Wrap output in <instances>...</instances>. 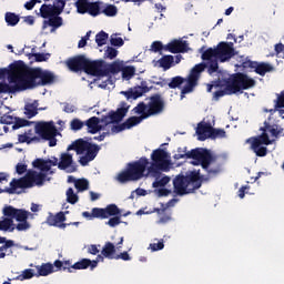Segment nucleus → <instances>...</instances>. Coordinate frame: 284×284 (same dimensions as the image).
Returning <instances> with one entry per match:
<instances>
[{"label": "nucleus", "mask_w": 284, "mask_h": 284, "mask_svg": "<svg viewBox=\"0 0 284 284\" xmlns=\"http://www.w3.org/2000/svg\"><path fill=\"white\" fill-rule=\"evenodd\" d=\"M152 90V87H148V82L142 81L141 85L130 88L126 91H121L120 94L124 95L125 99L129 100H136L143 97L145 93L150 92Z\"/></svg>", "instance_id": "2eb2a0df"}, {"label": "nucleus", "mask_w": 284, "mask_h": 284, "mask_svg": "<svg viewBox=\"0 0 284 284\" xmlns=\"http://www.w3.org/2000/svg\"><path fill=\"white\" fill-rule=\"evenodd\" d=\"M122 78L126 81L131 80L135 75V68L134 67H125L122 69Z\"/></svg>", "instance_id": "603ef678"}, {"label": "nucleus", "mask_w": 284, "mask_h": 284, "mask_svg": "<svg viewBox=\"0 0 284 284\" xmlns=\"http://www.w3.org/2000/svg\"><path fill=\"white\" fill-rule=\"evenodd\" d=\"M21 189V190H28L30 189V186L28 184H26L24 182H22V180L20 179H13L12 182H10V187L6 189V192L9 194H16L17 190Z\"/></svg>", "instance_id": "2f4dec72"}, {"label": "nucleus", "mask_w": 284, "mask_h": 284, "mask_svg": "<svg viewBox=\"0 0 284 284\" xmlns=\"http://www.w3.org/2000/svg\"><path fill=\"white\" fill-rule=\"evenodd\" d=\"M91 4L92 2H90V0H77V2L74 3L77 12H79V14H81L83 11H87Z\"/></svg>", "instance_id": "de8ad7c7"}, {"label": "nucleus", "mask_w": 284, "mask_h": 284, "mask_svg": "<svg viewBox=\"0 0 284 284\" xmlns=\"http://www.w3.org/2000/svg\"><path fill=\"white\" fill-rule=\"evenodd\" d=\"M148 100L149 103H138V105L134 106L132 110L133 114L148 115L150 118L160 115L162 114V112H164L165 102L160 93H154L153 95H150Z\"/></svg>", "instance_id": "6e6552de"}, {"label": "nucleus", "mask_w": 284, "mask_h": 284, "mask_svg": "<svg viewBox=\"0 0 284 284\" xmlns=\"http://www.w3.org/2000/svg\"><path fill=\"white\" fill-rule=\"evenodd\" d=\"M31 165H33L34 169H39L40 173L49 172L51 168L54 166L53 164H51L50 162H47L43 159H36L31 163Z\"/></svg>", "instance_id": "f704fd0d"}, {"label": "nucleus", "mask_w": 284, "mask_h": 284, "mask_svg": "<svg viewBox=\"0 0 284 284\" xmlns=\"http://www.w3.org/2000/svg\"><path fill=\"white\" fill-rule=\"evenodd\" d=\"M140 116H132L125 120L124 123H122L123 126L128 128V129H132L133 126L140 124L143 122V120H148L150 116L144 115V114H136Z\"/></svg>", "instance_id": "c9c22d12"}, {"label": "nucleus", "mask_w": 284, "mask_h": 284, "mask_svg": "<svg viewBox=\"0 0 284 284\" xmlns=\"http://www.w3.org/2000/svg\"><path fill=\"white\" fill-rule=\"evenodd\" d=\"M186 154H189V151H186V148H179L178 153L174 154L173 159L175 161H179L181 159H186Z\"/></svg>", "instance_id": "680f3d73"}, {"label": "nucleus", "mask_w": 284, "mask_h": 284, "mask_svg": "<svg viewBox=\"0 0 284 284\" xmlns=\"http://www.w3.org/2000/svg\"><path fill=\"white\" fill-rule=\"evenodd\" d=\"M224 85H227L229 90H232V92H241L255 87L256 81L243 72H236L224 80Z\"/></svg>", "instance_id": "1a4fd4ad"}, {"label": "nucleus", "mask_w": 284, "mask_h": 284, "mask_svg": "<svg viewBox=\"0 0 284 284\" xmlns=\"http://www.w3.org/2000/svg\"><path fill=\"white\" fill-rule=\"evenodd\" d=\"M79 201V195L74 193L72 187L67 190V202L70 204H77Z\"/></svg>", "instance_id": "3c124183"}, {"label": "nucleus", "mask_w": 284, "mask_h": 284, "mask_svg": "<svg viewBox=\"0 0 284 284\" xmlns=\"http://www.w3.org/2000/svg\"><path fill=\"white\" fill-rule=\"evenodd\" d=\"M111 44L115 48H121L124 45V40L120 37H116V34L111 36Z\"/></svg>", "instance_id": "052dcab7"}, {"label": "nucleus", "mask_w": 284, "mask_h": 284, "mask_svg": "<svg viewBox=\"0 0 284 284\" xmlns=\"http://www.w3.org/2000/svg\"><path fill=\"white\" fill-rule=\"evenodd\" d=\"M141 178L138 175H134L128 171H121L120 173H118L116 175V181L118 183L124 184V183H129V182H136L140 181Z\"/></svg>", "instance_id": "c756f323"}, {"label": "nucleus", "mask_w": 284, "mask_h": 284, "mask_svg": "<svg viewBox=\"0 0 284 284\" xmlns=\"http://www.w3.org/2000/svg\"><path fill=\"white\" fill-rule=\"evenodd\" d=\"M67 221V217H65V213L63 212H59V213H55V215L53 213H50V215H48L47 217V225H50V226H57L58 224H61V223H65Z\"/></svg>", "instance_id": "c85d7f7f"}, {"label": "nucleus", "mask_w": 284, "mask_h": 284, "mask_svg": "<svg viewBox=\"0 0 284 284\" xmlns=\"http://www.w3.org/2000/svg\"><path fill=\"white\" fill-rule=\"evenodd\" d=\"M235 55V49L233 42H221L216 44V48H207L202 53V63L195 64L191 69L190 75H187V85L184 87L182 93H187L197 87V82L201 79V74L207 70V74L212 75L219 72V62L225 63Z\"/></svg>", "instance_id": "f257e3e1"}, {"label": "nucleus", "mask_w": 284, "mask_h": 284, "mask_svg": "<svg viewBox=\"0 0 284 284\" xmlns=\"http://www.w3.org/2000/svg\"><path fill=\"white\" fill-rule=\"evenodd\" d=\"M174 63V57L173 55H163L161 60H159V65L164 70L172 69V65Z\"/></svg>", "instance_id": "ea45409f"}, {"label": "nucleus", "mask_w": 284, "mask_h": 284, "mask_svg": "<svg viewBox=\"0 0 284 284\" xmlns=\"http://www.w3.org/2000/svg\"><path fill=\"white\" fill-rule=\"evenodd\" d=\"M121 211L115 204H109L105 207H93V217L106 220L111 216H120Z\"/></svg>", "instance_id": "dca6fc26"}, {"label": "nucleus", "mask_w": 284, "mask_h": 284, "mask_svg": "<svg viewBox=\"0 0 284 284\" xmlns=\"http://www.w3.org/2000/svg\"><path fill=\"white\" fill-rule=\"evenodd\" d=\"M36 270L38 271V274H36L37 277L49 276L50 274H53L54 266L52 263H43L42 265H37Z\"/></svg>", "instance_id": "72a5a7b5"}, {"label": "nucleus", "mask_w": 284, "mask_h": 284, "mask_svg": "<svg viewBox=\"0 0 284 284\" xmlns=\"http://www.w3.org/2000/svg\"><path fill=\"white\" fill-rule=\"evenodd\" d=\"M24 114L27 116V119H32L33 116H37L38 114V102H33V103H27L24 105Z\"/></svg>", "instance_id": "4c0bfd02"}, {"label": "nucleus", "mask_w": 284, "mask_h": 284, "mask_svg": "<svg viewBox=\"0 0 284 284\" xmlns=\"http://www.w3.org/2000/svg\"><path fill=\"white\" fill-rule=\"evenodd\" d=\"M185 82H186V85H184L183 89H182V91L180 92V94H181L182 98H183L184 94H189V93L193 92V90H191V92L183 93V90H184L186 87H189V78L185 79V78H182L181 75L174 77L173 79H171V81H170V83H169V87H170L171 90H176V89L181 88V85H182L183 83H185Z\"/></svg>", "instance_id": "393cba45"}, {"label": "nucleus", "mask_w": 284, "mask_h": 284, "mask_svg": "<svg viewBox=\"0 0 284 284\" xmlns=\"http://www.w3.org/2000/svg\"><path fill=\"white\" fill-rule=\"evenodd\" d=\"M67 151H75L77 155L84 154L83 156H80L79 163L82 166H87L90 162L94 161L100 152V146L99 144H92L89 141L79 139L75 140V142H72V144H69Z\"/></svg>", "instance_id": "0eeeda50"}, {"label": "nucleus", "mask_w": 284, "mask_h": 284, "mask_svg": "<svg viewBox=\"0 0 284 284\" xmlns=\"http://www.w3.org/2000/svg\"><path fill=\"white\" fill-rule=\"evenodd\" d=\"M150 248L152 252L164 250V241L161 240L158 243L150 244Z\"/></svg>", "instance_id": "774afa93"}, {"label": "nucleus", "mask_w": 284, "mask_h": 284, "mask_svg": "<svg viewBox=\"0 0 284 284\" xmlns=\"http://www.w3.org/2000/svg\"><path fill=\"white\" fill-rule=\"evenodd\" d=\"M274 110L278 111V114H284V90L274 100Z\"/></svg>", "instance_id": "79ce46f5"}, {"label": "nucleus", "mask_w": 284, "mask_h": 284, "mask_svg": "<svg viewBox=\"0 0 284 284\" xmlns=\"http://www.w3.org/2000/svg\"><path fill=\"white\" fill-rule=\"evenodd\" d=\"M184 156H186V159L194 160L192 161V165H202V168H206L216 159L210 151L203 148H196L194 150L187 151V154H184Z\"/></svg>", "instance_id": "9d476101"}, {"label": "nucleus", "mask_w": 284, "mask_h": 284, "mask_svg": "<svg viewBox=\"0 0 284 284\" xmlns=\"http://www.w3.org/2000/svg\"><path fill=\"white\" fill-rule=\"evenodd\" d=\"M262 134L256 138H250L247 142L251 145V149L256 156L264 158L267 155V148L264 145L272 144L270 141L267 132L271 134V138L277 139L280 134L284 131L278 124H270L268 122L264 123V126L261 128Z\"/></svg>", "instance_id": "39448f33"}, {"label": "nucleus", "mask_w": 284, "mask_h": 284, "mask_svg": "<svg viewBox=\"0 0 284 284\" xmlns=\"http://www.w3.org/2000/svg\"><path fill=\"white\" fill-rule=\"evenodd\" d=\"M57 126L53 122H40L34 126V133L40 136V139H51L57 138Z\"/></svg>", "instance_id": "4468645a"}, {"label": "nucleus", "mask_w": 284, "mask_h": 284, "mask_svg": "<svg viewBox=\"0 0 284 284\" xmlns=\"http://www.w3.org/2000/svg\"><path fill=\"white\" fill-rule=\"evenodd\" d=\"M123 69H121L120 63L113 62L109 64L108 68L103 69V77H108L109 74H119Z\"/></svg>", "instance_id": "a19ab883"}, {"label": "nucleus", "mask_w": 284, "mask_h": 284, "mask_svg": "<svg viewBox=\"0 0 284 284\" xmlns=\"http://www.w3.org/2000/svg\"><path fill=\"white\" fill-rule=\"evenodd\" d=\"M6 23L9 27H14L20 22V16L13 12H7L4 17Z\"/></svg>", "instance_id": "c03bdc74"}, {"label": "nucleus", "mask_w": 284, "mask_h": 284, "mask_svg": "<svg viewBox=\"0 0 284 284\" xmlns=\"http://www.w3.org/2000/svg\"><path fill=\"white\" fill-rule=\"evenodd\" d=\"M165 51L170 53H186L189 52V42L183 40H173L171 43L165 44Z\"/></svg>", "instance_id": "4be33fe9"}, {"label": "nucleus", "mask_w": 284, "mask_h": 284, "mask_svg": "<svg viewBox=\"0 0 284 284\" xmlns=\"http://www.w3.org/2000/svg\"><path fill=\"white\" fill-rule=\"evenodd\" d=\"M51 8H53L55 12L62 13L63 9L65 8V0H54L53 4H51Z\"/></svg>", "instance_id": "4d7b16f0"}, {"label": "nucleus", "mask_w": 284, "mask_h": 284, "mask_svg": "<svg viewBox=\"0 0 284 284\" xmlns=\"http://www.w3.org/2000/svg\"><path fill=\"white\" fill-rule=\"evenodd\" d=\"M60 14H62V12H58L57 9L51 7V4L40 6V17H42L43 19H48L51 17H58Z\"/></svg>", "instance_id": "7c9ffc66"}, {"label": "nucleus", "mask_w": 284, "mask_h": 284, "mask_svg": "<svg viewBox=\"0 0 284 284\" xmlns=\"http://www.w3.org/2000/svg\"><path fill=\"white\" fill-rule=\"evenodd\" d=\"M226 131L224 129H213L209 134H206V139H225Z\"/></svg>", "instance_id": "a18cd8bd"}, {"label": "nucleus", "mask_w": 284, "mask_h": 284, "mask_svg": "<svg viewBox=\"0 0 284 284\" xmlns=\"http://www.w3.org/2000/svg\"><path fill=\"white\" fill-rule=\"evenodd\" d=\"M74 187L79 192H85L90 189V182L87 179H79L75 181Z\"/></svg>", "instance_id": "49530a36"}, {"label": "nucleus", "mask_w": 284, "mask_h": 284, "mask_svg": "<svg viewBox=\"0 0 284 284\" xmlns=\"http://www.w3.org/2000/svg\"><path fill=\"white\" fill-rule=\"evenodd\" d=\"M175 195L183 196L202 187L201 171H191L186 175L179 174L173 180Z\"/></svg>", "instance_id": "423d86ee"}, {"label": "nucleus", "mask_w": 284, "mask_h": 284, "mask_svg": "<svg viewBox=\"0 0 284 284\" xmlns=\"http://www.w3.org/2000/svg\"><path fill=\"white\" fill-rule=\"evenodd\" d=\"M124 237H120V242L116 243V246L113 242H105L103 250H101V255L104 256V258L114 260V255L116 253V250H121V245H123Z\"/></svg>", "instance_id": "412c9836"}, {"label": "nucleus", "mask_w": 284, "mask_h": 284, "mask_svg": "<svg viewBox=\"0 0 284 284\" xmlns=\"http://www.w3.org/2000/svg\"><path fill=\"white\" fill-rule=\"evenodd\" d=\"M9 68L12 73V82L19 81L26 90L47 87L57 81L53 72L42 70L41 68H30L22 60L16 61Z\"/></svg>", "instance_id": "f03ea898"}, {"label": "nucleus", "mask_w": 284, "mask_h": 284, "mask_svg": "<svg viewBox=\"0 0 284 284\" xmlns=\"http://www.w3.org/2000/svg\"><path fill=\"white\" fill-rule=\"evenodd\" d=\"M47 19L48 20L43 21L42 29L45 30L48 27H51V33L55 32L63 26V19L59 16L49 17Z\"/></svg>", "instance_id": "b1692460"}, {"label": "nucleus", "mask_w": 284, "mask_h": 284, "mask_svg": "<svg viewBox=\"0 0 284 284\" xmlns=\"http://www.w3.org/2000/svg\"><path fill=\"white\" fill-rule=\"evenodd\" d=\"M204 171L207 172V176H216L222 173V165L216 162V158L212 163H209L206 168H202Z\"/></svg>", "instance_id": "473e14b6"}, {"label": "nucleus", "mask_w": 284, "mask_h": 284, "mask_svg": "<svg viewBox=\"0 0 284 284\" xmlns=\"http://www.w3.org/2000/svg\"><path fill=\"white\" fill-rule=\"evenodd\" d=\"M152 52L154 53H161L162 54V50L165 51V45L162 44L161 41H154L153 43H151V49H150Z\"/></svg>", "instance_id": "bf43d9fd"}, {"label": "nucleus", "mask_w": 284, "mask_h": 284, "mask_svg": "<svg viewBox=\"0 0 284 284\" xmlns=\"http://www.w3.org/2000/svg\"><path fill=\"white\" fill-rule=\"evenodd\" d=\"M120 224H121L120 216L111 217L108 222H105V225H109L112 229H114L116 225H120Z\"/></svg>", "instance_id": "338daca9"}, {"label": "nucleus", "mask_w": 284, "mask_h": 284, "mask_svg": "<svg viewBox=\"0 0 284 284\" xmlns=\"http://www.w3.org/2000/svg\"><path fill=\"white\" fill-rule=\"evenodd\" d=\"M113 260H116V261L122 260L124 262H130L131 261V255H129V253L124 251L120 254H116V255L114 254Z\"/></svg>", "instance_id": "0e129e2a"}, {"label": "nucleus", "mask_w": 284, "mask_h": 284, "mask_svg": "<svg viewBox=\"0 0 284 284\" xmlns=\"http://www.w3.org/2000/svg\"><path fill=\"white\" fill-rule=\"evenodd\" d=\"M82 71L87 74H91L92 77L103 78L104 69H103V60H94L87 63V65L82 69Z\"/></svg>", "instance_id": "6ab92c4d"}, {"label": "nucleus", "mask_w": 284, "mask_h": 284, "mask_svg": "<svg viewBox=\"0 0 284 284\" xmlns=\"http://www.w3.org/2000/svg\"><path fill=\"white\" fill-rule=\"evenodd\" d=\"M70 125H71L72 131L78 132V131L82 130V128L85 125V122H83L79 119H74L71 121Z\"/></svg>", "instance_id": "13d9d810"}, {"label": "nucleus", "mask_w": 284, "mask_h": 284, "mask_svg": "<svg viewBox=\"0 0 284 284\" xmlns=\"http://www.w3.org/2000/svg\"><path fill=\"white\" fill-rule=\"evenodd\" d=\"M116 13H118V9L114 4L103 3V7L101 9V14H104L105 17H115Z\"/></svg>", "instance_id": "37998d69"}, {"label": "nucleus", "mask_w": 284, "mask_h": 284, "mask_svg": "<svg viewBox=\"0 0 284 284\" xmlns=\"http://www.w3.org/2000/svg\"><path fill=\"white\" fill-rule=\"evenodd\" d=\"M59 170L67 171L68 173H74L78 171V166L73 162V155L69 153L60 154Z\"/></svg>", "instance_id": "aec40b11"}, {"label": "nucleus", "mask_w": 284, "mask_h": 284, "mask_svg": "<svg viewBox=\"0 0 284 284\" xmlns=\"http://www.w3.org/2000/svg\"><path fill=\"white\" fill-rule=\"evenodd\" d=\"M88 267L91 268V271H94V268L97 267V261L83 258L72 265V270L74 271H85L88 270Z\"/></svg>", "instance_id": "bb28decb"}, {"label": "nucleus", "mask_w": 284, "mask_h": 284, "mask_svg": "<svg viewBox=\"0 0 284 284\" xmlns=\"http://www.w3.org/2000/svg\"><path fill=\"white\" fill-rule=\"evenodd\" d=\"M168 153L162 149H156L151 153V165L149 166V176L155 179L152 186L153 189L164 187L170 183L169 176L161 178V171H169L170 161L166 160Z\"/></svg>", "instance_id": "20e7f679"}, {"label": "nucleus", "mask_w": 284, "mask_h": 284, "mask_svg": "<svg viewBox=\"0 0 284 284\" xmlns=\"http://www.w3.org/2000/svg\"><path fill=\"white\" fill-rule=\"evenodd\" d=\"M124 130H129V128L124 126L121 123V124L112 125L111 132H109V133L116 134V133L123 132Z\"/></svg>", "instance_id": "69168bd1"}, {"label": "nucleus", "mask_w": 284, "mask_h": 284, "mask_svg": "<svg viewBox=\"0 0 284 284\" xmlns=\"http://www.w3.org/2000/svg\"><path fill=\"white\" fill-rule=\"evenodd\" d=\"M11 77L12 72L9 73V83H13L14 85L0 82V94H16L17 92H23L27 90L19 80L12 81Z\"/></svg>", "instance_id": "a211bd4d"}, {"label": "nucleus", "mask_w": 284, "mask_h": 284, "mask_svg": "<svg viewBox=\"0 0 284 284\" xmlns=\"http://www.w3.org/2000/svg\"><path fill=\"white\" fill-rule=\"evenodd\" d=\"M120 105L121 106L116 109V111H111L108 113V115L101 118V123H103L105 126H109L112 123H120L123 121L125 114L129 112V105L126 102H121Z\"/></svg>", "instance_id": "f8f14e48"}, {"label": "nucleus", "mask_w": 284, "mask_h": 284, "mask_svg": "<svg viewBox=\"0 0 284 284\" xmlns=\"http://www.w3.org/2000/svg\"><path fill=\"white\" fill-rule=\"evenodd\" d=\"M100 123H102V119L92 116V118H89V119L84 122V125L88 126V132H89V133H91V134H97V133H99L100 131L106 130V128H109V126H106L105 124L101 125Z\"/></svg>", "instance_id": "5701e85b"}, {"label": "nucleus", "mask_w": 284, "mask_h": 284, "mask_svg": "<svg viewBox=\"0 0 284 284\" xmlns=\"http://www.w3.org/2000/svg\"><path fill=\"white\" fill-rule=\"evenodd\" d=\"M30 189L34 186H43L47 181V174L33 170L27 171L24 178H19Z\"/></svg>", "instance_id": "ddd939ff"}, {"label": "nucleus", "mask_w": 284, "mask_h": 284, "mask_svg": "<svg viewBox=\"0 0 284 284\" xmlns=\"http://www.w3.org/2000/svg\"><path fill=\"white\" fill-rule=\"evenodd\" d=\"M109 39V34L104 31H100L95 36V43L98 48H102L104 44H106V41Z\"/></svg>", "instance_id": "09e8293b"}, {"label": "nucleus", "mask_w": 284, "mask_h": 284, "mask_svg": "<svg viewBox=\"0 0 284 284\" xmlns=\"http://www.w3.org/2000/svg\"><path fill=\"white\" fill-rule=\"evenodd\" d=\"M33 57L37 63H42L49 60L50 53H33Z\"/></svg>", "instance_id": "e2e57ef3"}, {"label": "nucleus", "mask_w": 284, "mask_h": 284, "mask_svg": "<svg viewBox=\"0 0 284 284\" xmlns=\"http://www.w3.org/2000/svg\"><path fill=\"white\" fill-rule=\"evenodd\" d=\"M104 6V2L101 0H97L95 2H92L89 8H87V11H82L80 14H89L91 17H99L102 12V8Z\"/></svg>", "instance_id": "a878e982"}, {"label": "nucleus", "mask_w": 284, "mask_h": 284, "mask_svg": "<svg viewBox=\"0 0 284 284\" xmlns=\"http://www.w3.org/2000/svg\"><path fill=\"white\" fill-rule=\"evenodd\" d=\"M33 276H37V274H34V271L32 268H27L22 271L21 275L17 276V280L22 282L26 280H32Z\"/></svg>", "instance_id": "8fccbe9b"}, {"label": "nucleus", "mask_w": 284, "mask_h": 284, "mask_svg": "<svg viewBox=\"0 0 284 284\" xmlns=\"http://www.w3.org/2000/svg\"><path fill=\"white\" fill-rule=\"evenodd\" d=\"M119 55V51H116L115 48L108 47L104 51V58L105 59H115Z\"/></svg>", "instance_id": "6e6d98bb"}, {"label": "nucleus", "mask_w": 284, "mask_h": 284, "mask_svg": "<svg viewBox=\"0 0 284 284\" xmlns=\"http://www.w3.org/2000/svg\"><path fill=\"white\" fill-rule=\"evenodd\" d=\"M30 124H32V122H30L29 120H24V119L19 118L18 120H16L13 122L12 129L18 130V129H21V128H26Z\"/></svg>", "instance_id": "5fc2aeb1"}, {"label": "nucleus", "mask_w": 284, "mask_h": 284, "mask_svg": "<svg viewBox=\"0 0 284 284\" xmlns=\"http://www.w3.org/2000/svg\"><path fill=\"white\" fill-rule=\"evenodd\" d=\"M2 215L6 217L0 220V232L12 233L16 230L18 232H26L30 229V223L28 222L30 215L29 211L7 205L2 209Z\"/></svg>", "instance_id": "7ed1b4c3"}, {"label": "nucleus", "mask_w": 284, "mask_h": 284, "mask_svg": "<svg viewBox=\"0 0 284 284\" xmlns=\"http://www.w3.org/2000/svg\"><path fill=\"white\" fill-rule=\"evenodd\" d=\"M150 165H152V162H149L148 158L142 156L140 160H136L134 162H129L124 171L140 179H143L144 176H150L149 174Z\"/></svg>", "instance_id": "9b49d317"}, {"label": "nucleus", "mask_w": 284, "mask_h": 284, "mask_svg": "<svg viewBox=\"0 0 284 284\" xmlns=\"http://www.w3.org/2000/svg\"><path fill=\"white\" fill-rule=\"evenodd\" d=\"M19 118H16L11 114H3L0 118V123L4 125H12Z\"/></svg>", "instance_id": "864d4df0"}, {"label": "nucleus", "mask_w": 284, "mask_h": 284, "mask_svg": "<svg viewBox=\"0 0 284 284\" xmlns=\"http://www.w3.org/2000/svg\"><path fill=\"white\" fill-rule=\"evenodd\" d=\"M214 128L211 126L210 123H199L196 126V135H199V140L205 141L209 133H211Z\"/></svg>", "instance_id": "cd10ccee"}, {"label": "nucleus", "mask_w": 284, "mask_h": 284, "mask_svg": "<svg viewBox=\"0 0 284 284\" xmlns=\"http://www.w3.org/2000/svg\"><path fill=\"white\" fill-rule=\"evenodd\" d=\"M274 68L270 63L261 62L254 68V73L265 77L268 72H273Z\"/></svg>", "instance_id": "e433bc0d"}, {"label": "nucleus", "mask_w": 284, "mask_h": 284, "mask_svg": "<svg viewBox=\"0 0 284 284\" xmlns=\"http://www.w3.org/2000/svg\"><path fill=\"white\" fill-rule=\"evenodd\" d=\"M90 62L85 55L79 54L77 57L69 58L67 67L71 72H82L85 65Z\"/></svg>", "instance_id": "f3484780"}, {"label": "nucleus", "mask_w": 284, "mask_h": 284, "mask_svg": "<svg viewBox=\"0 0 284 284\" xmlns=\"http://www.w3.org/2000/svg\"><path fill=\"white\" fill-rule=\"evenodd\" d=\"M224 85H225L224 90H216L215 92H213V100L219 101L224 95H233L239 93L230 89L227 84H224Z\"/></svg>", "instance_id": "58836bf2"}]
</instances>
